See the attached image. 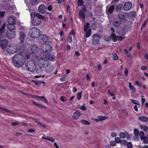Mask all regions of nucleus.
Here are the masks:
<instances>
[{
	"label": "nucleus",
	"instance_id": "nucleus-1",
	"mask_svg": "<svg viewBox=\"0 0 148 148\" xmlns=\"http://www.w3.org/2000/svg\"><path fill=\"white\" fill-rule=\"evenodd\" d=\"M12 64L16 68L22 67L25 62V58L21 54H17L12 58Z\"/></svg>",
	"mask_w": 148,
	"mask_h": 148
},
{
	"label": "nucleus",
	"instance_id": "nucleus-2",
	"mask_svg": "<svg viewBox=\"0 0 148 148\" xmlns=\"http://www.w3.org/2000/svg\"><path fill=\"white\" fill-rule=\"evenodd\" d=\"M23 49V47L22 44H18L16 46L13 44L9 45L6 48L7 52L10 54H14L17 52L21 53Z\"/></svg>",
	"mask_w": 148,
	"mask_h": 148
},
{
	"label": "nucleus",
	"instance_id": "nucleus-3",
	"mask_svg": "<svg viewBox=\"0 0 148 148\" xmlns=\"http://www.w3.org/2000/svg\"><path fill=\"white\" fill-rule=\"evenodd\" d=\"M40 56V58L37 61L38 65L42 68H44L47 66L48 62L46 53H41Z\"/></svg>",
	"mask_w": 148,
	"mask_h": 148
},
{
	"label": "nucleus",
	"instance_id": "nucleus-4",
	"mask_svg": "<svg viewBox=\"0 0 148 148\" xmlns=\"http://www.w3.org/2000/svg\"><path fill=\"white\" fill-rule=\"evenodd\" d=\"M30 16L32 18L34 16L32 21V24L34 26L39 25L41 23L42 19L44 18V17L39 13L33 12L30 13Z\"/></svg>",
	"mask_w": 148,
	"mask_h": 148
},
{
	"label": "nucleus",
	"instance_id": "nucleus-5",
	"mask_svg": "<svg viewBox=\"0 0 148 148\" xmlns=\"http://www.w3.org/2000/svg\"><path fill=\"white\" fill-rule=\"evenodd\" d=\"M39 29L36 27H33L31 29L29 32V34L31 36L34 38L38 37L40 35Z\"/></svg>",
	"mask_w": 148,
	"mask_h": 148
},
{
	"label": "nucleus",
	"instance_id": "nucleus-6",
	"mask_svg": "<svg viewBox=\"0 0 148 148\" xmlns=\"http://www.w3.org/2000/svg\"><path fill=\"white\" fill-rule=\"evenodd\" d=\"M26 67L28 71L33 72L35 70L36 68V65L34 62L30 61L27 62Z\"/></svg>",
	"mask_w": 148,
	"mask_h": 148
},
{
	"label": "nucleus",
	"instance_id": "nucleus-7",
	"mask_svg": "<svg viewBox=\"0 0 148 148\" xmlns=\"http://www.w3.org/2000/svg\"><path fill=\"white\" fill-rule=\"evenodd\" d=\"M6 25L3 24L0 28V38H6L8 31L5 30Z\"/></svg>",
	"mask_w": 148,
	"mask_h": 148
},
{
	"label": "nucleus",
	"instance_id": "nucleus-8",
	"mask_svg": "<svg viewBox=\"0 0 148 148\" xmlns=\"http://www.w3.org/2000/svg\"><path fill=\"white\" fill-rule=\"evenodd\" d=\"M8 43L9 42L6 39L0 38V47L2 49H5Z\"/></svg>",
	"mask_w": 148,
	"mask_h": 148
},
{
	"label": "nucleus",
	"instance_id": "nucleus-9",
	"mask_svg": "<svg viewBox=\"0 0 148 148\" xmlns=\"http://www.w3.org/2000/svg\"><path fill=\"white\" fill-rule=\"evenodd\" d=\"M89 24L88 23H87L84 25V31L86 33L85 37L87 38L90 36L91 34L90 28H89Z\"/></svg>",
	"mask_w": 148,
	"mask_h": 148
},
{
	"label": "nucleus",
	"instance_id": "nucleus-10",
	"mask_svg": "<svg viewBox=\"0 0 148 148\" xmlns=\"http://www.w3.org/2000/svg\"><path fill=\"white\" fill-rule=\"evenodd\" d=\"M24 32V28L23 27H21L19 30V40L22 43L23 42L25 36Z\"/></svg>",
	"mask_w": 148,
	"mask_h": 148
},
{
	"label": "nucleus",
	"instance_id": "nucleus-11",
	"mask_svg": "<svg viewBox=\"0 0 148 148\" xmlns=\"http://www.w3.org/2000/svg\"><path fill=\"white\" fill-rule=\"evenodd\" d=\"M48 40L47 37L45 35H42L40 36L38 39V42L42 45L45 44Z\"/></svg>",
	"mask_w": 148,
	"mask_h": 148
},
{
	"label": "nucleus",
	"instance_id": "nucleus-12",
	"mask_svg": "<svg viewBox=\"0 0 148 148\" xmlns=\"http://www.w3.org/2000/svg\"><path fill=\"white\" fill-rule=\"evenodd\" d=\"M40 49L43 52L42 53H45L46 52L50 51L52 50L51 46L50 45H46V44L41 46Z\"/></svg>",
	"mask_w": 148,
	"mask_h": 148
},
{
	"label": "nucleus",
	"instance_id": "nucleus-13",
	"mask_svg": "<svg viewBox=\"0 0 148 148\" xmlns=\"http://www.w3.org/2000/svg\"><path fill=\"white\" fill-rule=\"evenodd\" d=\"M119 0H113L111 2V4L112 5L109 8L108 7H107V9L108 10V12L109 13L111 14L113 12L114 9V5H115V4H116L118 2Z\"/></svg>",
	"mask_w": 148,
	"mask_h": 148
},
{
	"label": "nucleus",
	"instance_id": "nucleus-14",
	"mask_svg": "<svg viewBox=\"0 0 148 148\" xmlns=\"http://www.w3.org/2000/svg\"><path fill=\"white\" fill-rule=\"evenodd\" d=\"M109 118L108 116H103L101 115L98 116L97 117V119L92 118L91 119L94 121L97 122H100L103 121L106 119H108Z\"/></svg>",
	"mask_w": 148,
	"mask_h": 148
},
{
	"label": "nucleus",
	"instance_id": "nucleus-15",
	"mask_svg": "<svg viewBox=\"0 0 148 148\" xmlns=\"http://www.w3.org/2000/svg\"><path fill=\"white\" fill-rule=\"evenodd\" d=\"M93 38V42L94 44L96 45L99 44L100 36L97 34H95L92 36Z\"/></svg>",
	"mask_w": 148,
	"mask_h": 148
},
{
	"label": "nucleus",
	"instance_id": "nucleus-16",
	"mask_svg": "<svg viewBox=\"0 0 148 148\" xmlns=\"http://www.w3.org/2000/svg\"><path fill=\"white\" fill-rule=\"evenodd\" d=\"M131 3L128 1L125 3L123 6V9L125 11H128L130 10L132 6Z\"/></svg>",
	"mask_w": 148,
	"mask_h": 148
},
{
	"label": "nucleus",
	"instance_id": "nucleus-17",
	"mask_svg": "<svg viewBox=\"0 0 148 148\" xmlns=\"http://www.w3.org/2000/svg\"><path fill=\"white\" fill-rule=\"evenodd\" d=\"M16 35V32L14 31L10 30L9 32L8 31L7 37L9 38L12 39L15 38Z\"/></svg>",
	"mask_w": 148,
	"mask_h": 148
},
{
	"label": "nucleus",
	"instance_id": "nucleus-18",
	"mask_svg": "<svg viewBox=\"0 0 148 148\" xmlns=\"http://www.w3.org/2000/svg\"><path fill=\"white\" fill-rule=\"evenodd\" d=\"M30 50L32 53H36L38 52L39 49L36 45H33L31 46Z\"/></svg>",
	"mask_w": 148,
	"mask_h": 148
},
{
	"label": "nucleus",
	"instance_id": "nucleus-19",
	"mask_svg": "<svg viewBox=\"0 0 148 148\" xmlns=\"http://www.w3.org/2000/svg\"><path fill=\"white\" fill-rule=\"evenodd\" d=\"M46 8L45 5L44 4L40 5L38 8V11L39 12L42 14H44L45 13Z\"/></svg>",
	"mask_w": 148,
	"mask_h": 148
},
{
	"label": "nucleus",
	"instance_id": "nucleus-20",
	"mask_svg": "<svg viewBox=\"0 0 148 148\" xmlns=\"http://www.w3.org/2000/svg\"><path fill=\"white\" fill-rule=\"evenodd\" d=\"M8 24L7 25V27H10L11 25H14L15 21L13 18L12 16L10 17L8 19Z\"/></svg>",
	"mask_w": 148,
	"mask_h": 148
},
{
	"label": "nucleus",
	"instance_id": "nucleus-21",
	"mask_svg": "<svg viewBox=\"0 0 148 148\" xmlns=\"http://www.w3.org/2000/svg\"><path fill=\"white\" fill-rule=\"evenodd\" d=\"M119 18L121 19H124L126 16V13L124 12H120L118 14Z\"/></svg>",
	"mask_w": 148,
	"mask_h": 148
},
{
	"label": "nucleus",
	"instance_id": "nucleus-22",
	"mask_svg": "<svg viewBox=\"0 0 148 148\" xmlns=\"http://www.w3.org/2000/svg\"><path fill=\"white\" fill-rule=\"evenodd\" d=\"M80 112L78 111H77L73 113V117L74 119L76 120L78 119L79 117L80 116Z\"/></svg>",
	"mask_w": 148,
	"mask_h": 148
},
{
	"label": "nucleus",
	"instance_id": "nucleus-23",
	"mask_svg": "<svg viewBox=\"0 0 148 148\" xmlns=\"http://www.w3.org/2000/svg\"><path fill=\"white\" fill-rule=\"evenodd\" d=\"M121 23V21H120L114 20L113 21V24L114 26L115 27H119Z\"/></svg>",
	"mask_w": 148,
	"mask_h": 148
},
{
	"label": "nucleus",
	"instance_id": "nucleus-24",
	"mask_svg": "<svg viewBox=\"0 0 148 148\" xmlns=\"http://www.w3.org/2000/svg\"><path fill=\"white\" fill-rule=\"evenodd\" d=\"M46 56H47V60H49L52 61H54L56 60L55 56L53 55H50L47 54L46 53Z\"/></svg>",
	"mask_w": 148,
	"mask_h": 148
},
{
	"label": "nucleus",
	"instance_id": "nucleus-25",
	"mask_svg": "<svg viewBox=\"0 0 148 148\" xmlns=\"http://www.w3.org/2000/svg\"><path fill=\"white\" fill-rule=\"evenodd\" d=\"M138 119L140 121L144 122L148 121V117L145 116H142L138 117Z\"/></svg>",
	"mask_w": 148,
	"mask_h": 148
},
{
	"label": "nucleus",
	"instance_id": "nucleus-26",
	"mask_svg": "<svg viewBox=\"0 0 148 148\" xmlns=\"http://www.w3.org/2000/svg\"><path fill=\"white\" fill-rule=\"evenodd\" d=\"M53 70V68L52 66H50L47 67L45 69V71L46 72L49 73L51 72Z\"/></svg>",
	"mask_w": 148,
	"mask_h": 148
},
{
	"label": "nucleus",
	"instance_id": "nucleus-27",
	"mask_svg": "<svg viewBox=\"0 0 148 148\" xmlns=\"http://www.w3.org/2000/svg\"><path fill=\"white\" fill-rule=\"evenodd\" d=\"M117 37L118 36H116L114 33H112L110 36L111 38H112V40L114 42L117 40Z\"/></svg>",
	"mask_w": 148,
	"mask_h": 148
},
{
	"label": "nucleus",
	"instance_id": "nucleus-28",
	"mask_svg": "<svg viewBox=\"0 0 148 148\" xmlns=\"http://www.w3.org/2000/svg\"><path fill=\"white\" fill-rule=\"evenodd\" d=\"M79 17L82 19H84L85 18V16L84 13L83 12L82 10H81L79 12Z\"/></svg>",
	"mask_w": 148,
	"mask_h": 148
},
{
	"label": "nucleus",
	"instance_id": "nucleus-29",
	"mask_svg": "<svg viewBox=\"0 0 148 148\" xmlns=\"http://www.w3.org/2000/svg\"><path fill=\"white\" fill-rule=\"evenodd\" d=\"M117 33L119 35H125L126 34V32L124 29H122L120 30V29H118L117 30Z\"/></svg>",
	"mask_w": 148,
	"mask_h": 148
},
{
	"label": "nucleus",
	"instance_id": "nucleus-30",
	"mask_svg": "<svg viewBox=\"0 0 148 148\" xmlns=\"http://www.w3.org/2000/svg\"><path fill=\"white\" fill-rule=\"evenodd\" d=\"M122 7V5L121 4H119L116 7L115 10L118 12L119 11L121 10Z\"/></svg>",
	"mask_w": 148,
	"mask_h": 148
},
{
	"label": "nucleus",
	"instance_id": "nucleus-31",
	"mask_svg": "<svg viewBox=\"0 0 148 148\" xmlns=\"http://www.w3.org/2000/svg\"><path fill=\"white\" fill-rule=\"evenodd\" d=\"M40 2V0H31V2L33 5H35Z\"/></svg>",
	"mask_w": 148,
	"mask_h": 148
},
{
	"label": "nucleus",
	"instance_id": "nucleus-32",
	"mask_svg": "<svg viewBox=\"0 0 148 148\" xmlns=\"http://www.w3.org/2000/svg\"><path fill=\"white\" fill-rule=\"evenodd\" d=\"M129 87L130 88V89L133 92H135L136 91V88H135L134 86L132 85V84L131 82H129Z\"/></svg>",
	"mask_w": 148,
	"mask_h": 148
},
{
	"label": "nucleus",
	"instance_id": "nucleus-33",
	"mask_svg": "<svg viewBox=\"0 0 148 148\" xmlns=\"http://www.w3.org/2000/svg\"><path fill=\"white\" fill-rule=\"evenodd\" d=\"M126 134L125 133L120 132L119 134V137L122 139L125 138L126 137Z\"/></svg>",
	"mask_w": 148,
	"mask_h": 148
},
{
	"label": "nucleus",
	"instance_id": "nucleus-34",
	"mask_svg": "<svg viewBox=\"0 0 148 148\" xmlns=\"http://www.w3.org/2000/svg\"><path fill=\"white\" fill-rule=\"evenodd\" d=\"M113 59L114 60H117L119 59V57L117 54L115 53H112Z\"/></svg>",
	"mask_w": 148,
	"mask_h": 148
},
{
	"label": "nucleus",
	"instance_id": "nucleus-35",
	"mask_svg": "<svg viewBox=\"0 0 148 148\" xmlns=\"http://www.w3.org/2000/svg\"><path fill=\"white\" fill-rule=\"evenodd\" d=\"M140 127L144 131H147L148 129V127L145 125H140Z\"/></svg>",
	"mask_w": 148,
	"mask_h": 148
},
{
	"label": "nucleus",
	"instance_id": "nucleus-36",
	"mask_svg": "<svg viewBox=\"0 0 148 148\" xmlns=\"http://www.w3.org/2000/svg\"><path fill=\"white\" fill-rule=\"evenodd\" d=\"M143 140V142L145 144H147L148 143V137L146 136L143 137L142 139Z\"/></svg>",
	"mask_w": 148,
	"mask_h": 148
},
{
	"label": "nucleus",
	"instance_id": "nucleus-37",
	"mask_svg": "<svg viewBox=\"0 0 148 148\" xmlns=\"http://www.w3.org/2000/svg\"><path fill=\"white\" fill-rule=\"evenodd\" d=\"M77 108L83 110H85L87 109V108L85 107L84 104L82 106H79Z\"/></svg>",
	"mask_w": 148,
	"mask_h": 148
},
{
	"label": "nucleus",
	"instance_id": "nucleus-38",
	"mask_svg": "<svg viewBox=\"0 0 148 148\" xmlns=\"http://www.w3.org/2000/svg\"><path fill=\"white\" fill-rule=\"evenodd\" d=\"M130 100L134 104L137 105L139 106L140 105V104L138 101L136 100H134L132 99H131Z\"/></svg>",
	"mask_w": 148,
	"mask_h": 148
},
{
	"label": "nucleus",
	"instance_id": "nucleus-39",
	"mask_svg": "<svg viewBox=\"0 0 148 148\" xmlns=\"http://www.w3.org/2000/svg\"><path fill=\"white\" fill-rule=\"evenodd\" d=\"M80 122L83 123L84 124L86 125H90V123L85 120H81L80 121Z\"/></svg>",
	"mask_w": 148,
	"mask_h": 148
},
{
	"label": "nucleus",
	"instance_id": "nucleus-40",
	"mask_svg": "<svg viewBox=\"0 0 148 148\" xmlns=\"http://www.w3.org/2000/svg\"><path fill=\"white\" fill-rule=\"evenodd\" d=\"M14 25H11L10 26V27H7L10 30H13L16 29V27Z\"/></svg>",
	"mask_w": 148,
	"mask_h": 148
},
{
	"label": "nucleus",
	"instance_id": "nucleus-41",
	"mask_svg": "<svg viewBox=\"0 0 148 148\" xmlns=\"http://www.w3.org/2000/svg\"><path fill=\"white\" fill-rule=\"evenodd\" d=\"M82 92H80L77 94V98L78 100H80L81 99L82 96Z\"/></svg>",
	"mask_w": 148,
	"mask_h": 148
},
{
	"label": "nucleus",
	"instance_id": "nucleus-42",
	"mask_svg": "<svg viewBox=\"0 0 148 148\" xmlns=\"http://www.w3.org/2000/svg\"><path fill=\"white\" fill-rule=\"evenodd\" d=\"M121 140V138L119 137H116L115 139V142L117 143H120Z\"/></svg>",
	"mask_w": 148,
	"mask_h": 148
},
{
	"label": "nucleus",
	"instance_id": "nucleus-43",
	"mask_svg": "<svg viewBox=\"0 0 148 148\" xmlns=\"http://www.w3.org/2000/svg\"><path fill=\"white\" fill-rule=\"evenodd\" d=\"M134 133L136 136H138L139 134V132L138 130L137 129H135L134 130Z\"/></svg>",
	"mask_w": 148,
	"mask_h": 148
},
{
	"label": "nucleus",
	"instance_id": "nucleus-44",
	"mask_svg": "<svg viewBox=\"0 0 148 148\" xmlns=\"http://www.w3.org/2000/svg\"><path fill=\"white\" fill-rule=\"evenodd\" d=\"M104 39L107 42L110 41L111 39L110 36L109 37L108 36H105Z\"/></svg>",
	"mask_w": 148,
	"mask_h": 148
},
{
	"label": "nucleus",
	"instance_id": "nucleus-45",
	"mask_svg": "<svg viewBox=\"0 0 148 148\" xmlns=\"http://www.w3.org/2000/svg\"><path fill=\"white\" fill-rule=\"evenodd\" d=\"M47 140L50 141L52 143L54 142H55L54 139L53 138L50 137H48V138L47 139Z\"/></svg>",
	"mask_w": 148,
	"mask_h": 148
},
{
	"label": "nucleus",
	"instance_id": "nucleus-46",
	"mask_svg": "<svg viewBox=\"0 0 148 148\" xmlns=\"http://www.w3.org/2000/svg\"><path fill=\"white\" fill-rule=\"evenodd\" d=\"M139 134L141 139L143 138V137H145V134L143 131H140Z\"/></svg>",
	"mask_w": 148,
	"mask_h": 148
},
{
	"label": "nucleus",
	"instance_id": "nucleus-47",
	"mask_svg": "<svg viewBox=\"0 0 148 148\" xmlns=\"http://www.w3.org/2000/svg\"><path fill=\"white\" fill-rule=\"evenodd\" d=\"M120 143L121 145H126L127 144V142L125 140H121Z\"/></svg>",
	"mask_w": 148,
	"mask_h": 148
},
{
	"label": "nucleus",
	"instance_id": "nucleus-48",
	"mask_svg": "<svg viewBox=\"0 0 148 148\" xmlns=\"http://www.w3.org/2000/svg\"><path fill=\"white\" fill-rule=\"evenodd\" d=\"M124 38L125 37H123V36H118L117 38V40L122 41Z\"/></svg>",
	"mask_w": 148,
	"mask_h": 148
},
{
	"label": "nucleus",
	"instance_id": "nucleus-49",
	"mask_svg": "<svg viewBox=\"0 0 148 148\" xmlns=\"http://www.w3.org/2000/svg\"><path fill=\"white\" fill-rule=\"evenodd\" d=\"M124 51L125 52V53H126V54L127 55V56L129 57H130V56H131L130 54L128 53V51L127 49H124Z\"/></svg>",
	"mask_w": 148,
	"mask_h": 148
},
{
	"label": "nucleus",
	"instance_id": "nucleus-50",
	"mask_svg": "<svg viewBox=\"0 0 148 148\" xmlns=\"http://www.w3.org/2000/svg\"><path fill=\"white\" fill-rule=\"evenodd\" d=\"M127 146L128 148H132V145L131 142H128L127 144Z\"/></svg>",
	"mask_w": 148,
	"mask_h": 148
},
{
	"label": "nucleus",
	"instance_id": "nucleus-51",
	"mask_svg": "<svg viewBox=\"0 0 148 148\" xmlns=\"http://www.w3.org/2000/svg\"><path fill=\"white\" fill-rule=\"evenodd\" d=\"M5 12L4 11L0 12V18L3 17L5 14Z\"/></svg>",
	"mask_w": 148,
	"mask_h": 148
},
{
	"label": "nucleus",
	"instance_id": "nucleus-52",
	"mask_svg": "<svg viewBox=\"0 0 148 148\" xmlns=\"http://www.w3.org/2000/svg\"><path fill=\"white\" fill-rule=\"evenodd\" d=\"M61 101L62 102H65L67 101V99L64 98V97L62 96L60 98Z\"/></svg>",
	"mask_w": 148,
	"mask_h": 148
},
{
	"label": "nucleus",
	"instance_id": "nucleus-53",
	"mask_svg": "<svg viewBox=\"0 0 148 148\" xmlns=\"http://www.w3.org/2000/svg\"><path fill=\"white\" fill-rule=\"evenodd\" d=\"M67 41L68 42L71 43L72 41V37L70 36H69L67 38Z\"/></svg>",
	"mask_w": 148,
	"mask_h": 148
},
{
	"label": "nucleus",
	"instance_id": "nucleus-54",
	"mask_svg": "<svg viewBox=\"0 0 148 148\" xmlns=\"http://www.w3.org/2000/svg\"><path fill=\"white\" fill-rule=\"evenodd\" d=\"M110 145L111 146H113L116 145V143L115 141H111L110 142Z\"/></svg>",
	"mask_w": 148,
	"mask_h": 148
},
{
	"label": "nucleus",
	"instance_id": "nucleus-55",
	"mask_svg": "<svg viewBox=\"0 0 148 148\" xmlns=\"http://www.w3.org/2000/svg\"><path fill=\"white\" fill-rule=\"evenodd\" d=\"M78 5L79 6H80L82 5L83 4V2L82 0H78L77 1Z\"/></svg>",
	"mask_w": 148,
	"mask_h": 148
},
{
	"label": "nucleus",
	"instance_id": "nucleus-56",
	"mask_svg": "<svg viewBox=\"0 0 148 148\" xmlns=\"http://www.w3.org/2000/svg\"><path fill=\"white\" fill-rule=\"evenodd\" d=\"M147 69V67L144 66H142L141 67V69L143 71H145Z\"/></svg>",
	"mask_w": 148,
	"mask_h": 148
},
{
	"label": "nucleus",
	"instance_id": "nucleus-57",
	"mask_svg": "<svg viewBox=\"0 0 148 148\" xmlns=\"http://www.w3.org/2000/svg\"><path fill=\"white\" fill-rule=\"evenodd\" d=\"M130 15L133 17H134L136 15V13L135 12L132 11L130 13Z\"/></svg>",
	"mask_w": 148,
	"mask_h": 148
},
{
	"label": "nucleus",
	"instance_id": "nucleus-58",
	"mask_svg": "<svg viewBox=\"0 0 148 148\" xmlns=\"http://www.w3.org/2000/svg\"><path fill=\"white\" fill-rule=\"evenodd\" d=\"M111 136H112V137H116L117 136V133L116 132H113L111 133Z\"/></svg>",
	"mask_w": 148,
	"mask_h": 148
},
{
	"label": "nucleus",
	"instance_id": "nucleus-59",
	"mask_svg": "<svg viewBox=\"0 0 148 148\" xmlns=\"http://www.w3.org/2000/svg\"><path fill=\"white\" fill-rule=\"evenodd\" d=\"M128 71L127 68H125V74L126 76H127L128 75Z\"/></svg>",
	"mask_w": 148,
	"mask_h": 148
},
{
	"label": "nucleus",
	"instance_id": "nucleus-60",
	"mask_svg": "<svg viewBox=\"0 0 148 148\" xmlns=\"http://www.w3.org/2000/svg\"><path fill=\"white\" fill-rule=\"evenodd\" d=\"M0 110H2L3 111H6V112H11L10 111H9V110H8L6 109H5V108H2L1 107H0Z\"/></svg>",
	"mask_w": 148,
	"mask_h": 148
},
{
	"label": "nucleus",
	"instance_id": "nucleus-61",
	"mask_svg": "<svg viewBox=\"0 0 148 148\" xmlns=\"http://www.w3.org/2000/svg\"><path fill=\"white\" fill-rule=\"evenodd\" d=\"M135 83L136 85L139 86H141V84L138 81H136L135 82Z\"/></svg>",
	"mask_w": 148,
	"mask_h": 148
},
{
	"label": "nucleus",
	"instance_id": "nucleus-62",
	"mask_svg": "<svg viewBox=\"0 0 148 148\" xmlns=\"http://www.w3.org/2000/svg\"><path fill=\"white\" fill-rule=\"evenodd\" d=\"M146 101L145 99V98H142L141 99V104L142 105H143Z\"/></svg>",
	"mask_w": 148,
	"mask_h": 148
},
{
	"label": "nucleus",
	"instance_id": "nucleus-63",
	"mask_svg": "<svg viewBox=\"0 0 148 148\" xmlns=\"http://www.w3.org/2000/svg\"><path fill=\"white\" fill-rule=\"evenodd\" d=\"M80 53L78 51H76L75 52V56H79L80 55Z\"/></svg>",
	"mask_w": 148,
	"mask_h": 148
},
{
	"label": "nucleus",
	"instance_id": "nucleus-64",
	"mask_svg": "<svg viewBox=\"0 0 148 148\" xmlns=\"http://www.w3.org/2000/svg\"><path fill=\"white\" fill-rule=\"evenodd\" d=\"M75 34V32L74 30H72L70 33V35H74Z\"/></svg>",
	"mask_w": 148,
	"mask_h": 148
}]
</instances>
